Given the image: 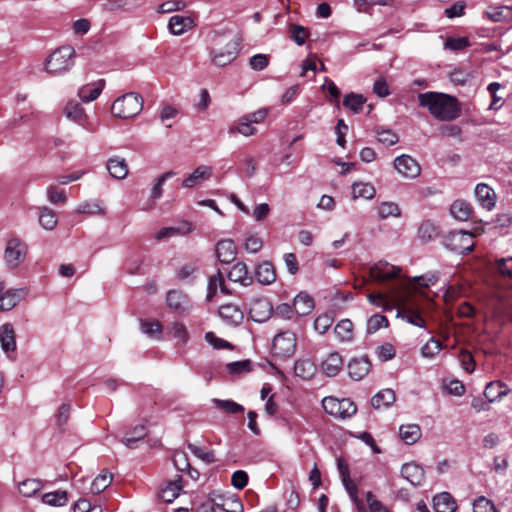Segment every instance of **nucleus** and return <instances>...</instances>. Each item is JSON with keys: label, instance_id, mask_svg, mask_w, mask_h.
Wrapping results in <instances>:
<instances>
[{"label": "nucleus", "instance_id": "nucleus-1", "mask_svg": "<svg viewBox=\"0 0 512 512\" xmlns=\"http://www.w3.org/2000/svg\"><path fill=\"white\" fill-rule=\"evenodd\" d=\"M421 107L427 108L429 113L440 121H452L460 116L461 108L457 98L439 92H425L418 95Z\"/></svg>", "mask_w": 512, "mask_h": 512}, {"label": "nucleus", "instance_id": "nucleus-2", "mask_svg": "<svg viewBox=\"0 0 512 512\" xmlns=\"http://www.w3.org/2000/svg\"><path fill=\"white\" fill-rule=\"evenodd\" d=\"M75 50L71 46H62L53 51L45 62V71L52 76L67 73L74 66Z\"/></svg>", "mask_w": 512, "mask_h": 512}, {"label": "nucleus", "instance_id": "nucleus-3", "mask_svg": "<svg viewBox=\"0 0 512 512\" xmlns=\"http://www.w3.org/2000/svg\"><path fill=\"white\" fill-rule=\"evenodd\" d=\"M143 108L141 95L129 92L118 97L111 106V113L118 118L128 119L138 115Z\"/></svg>", "mask_w": 512, "mask_h": 512}, {"label": "nucleus", "instance_id": "nucleus-4", "mask_svg": "<svg viewBox=\"0 0 512 512\" xmlns=\"http://www.w3.org/2000/svg\"><path fill=\"white\" fill-rule=\"evenodd\" d=\"M28 253V245L18 237L10 238L4 250V262L8 269H17L25 260Z\"/></svg>", "mask_w": 512, "mask_h": 512}, {"label": "nucleus", "instance_id": "nucleus-5", "mask_svg": "<svg viewBox=\"0 0 512 512\" xmlns=\"http://www.w3.org/2000/svg\"><path fill=\"white\" fill-rule=\"evenodd\" d=\"M322 407L327 414L337 419L350 418L357 411L356 405L349 398L338 399L332 396L323 398Z\"/></svg>", "mask_w": 512, "mask_h": 512}, {"label": "nucleus", "instance_id": "nucleus-6", "mask_svg": "<svg viewBox=\"0 0 512 512\" xmlns=\"http://www.w3.org/2000/svg\"><path fill=\"white\" fill-rule=\"evenodd\" d=\"M473 234L468 231L460 230L451 232L445 239V245L451 251L458 254H468L473 250Z\"/></svg>", "mask_w": 512, "mask_h": 512}, {"label": "nucleus", "instance_id": "nucleus-7", "mask_svg": "<svg viewBox=\"0 0 512 512\" xmlns=\"http://www.w3.org/2000/svg\"><path fill=\"white\" fill-rule=\"evenodd\" d=\"M272 349L278 357H291L296 350V335L291 331L278 333L273 339Z\"/></svg>", "mask_w": 512, "mask_h": 512}, {"label": "nucleus", "instance_id": "nucleus-8", "mask_svg": "<svg viewBox=\"0 0 512 512\" xmlns=\"http://www.w3.org/2000/svg\"><path fill=\"white\" fill-rule=\"evenodd\" d=\"M273 312L272 305L266 297L254 298L249 305V316L254 322L267 321Z\"/></svg>", "mask_w": 512, "mask_h": 512}, {"label": "nucleus", "instance_id": "nucleus-9", "mask_svg": "<svg viewBox=\"0 0 512 512\" xmlns=\"http://www.w3.org/2000/svg\"><path fill=\"white\" fill-rule=\"evenodd\" d=\"M25 295V288L6 289L4 283L0 282V312L13 309Z\"/></svg>", "mask_w": 512, "mask_h": 512}, {"label": "nucleus", "instance_id": "nucleus-10", "mask_svg": "<svg viewBox=\"0 0 512 512\" xmlns=\"http://www.w3.org/2000/svg\"><path fill=\"white\" fill-rule=\"evenodd\" d=\"M394 167L405 178L415 179L421 173L419 163L409 155H401L395 158Z\"/></svg>", "mask_w": 512, "mask_h": 512}, {"label": "nucleus", "instance_id": "nucleus-11", "mask_svg": "<svg viewBox=\"0 0 512 512\" xmlns=\"http://www.w3.org/2000/svg\"><path fill=\"white\" fill-rule=\"evenodd\" d=\"M166 303L168 308L178 315L187 314L192 308L191 301L180 290H170L166 296Z\"/></svg>", "mask_w": 512, "mask_h": 512}, {"label": "nucleus", "instance_id": "nucleus-12", "mask_svg": "<svg viewBox=\"0 0 512 512\" xmlns=\"http://www.w3.org/2000/svg\"><path fill=\"white\" fill-rule=\"evenodd\" d=\"M400 271L399 267L384 261H379L370 268V276L376 281H386L397 277Z\"/></svg>", "mask_w": 512, "mask_h": 512}, {"label": "nucleus", "instance_id": "nucleus-13", "mask_svg": "<svg viewBox=\"0 0 512 512\" xmlns=\"http://www.w3.org/2000/svg\"><path fill=\"white\" fill-rule=\"evenodd\" d=\"M371 363L367 356L353 358L348 363V374L355 381L362 380L370 371Z\"/></svg>", "mask_w": 512, "mask_h": 512}, {"label": "nucleus", "instance_id": "nucleus-14", "mask_svg": "<svg viewBox=\"0 0 512 512\" xmlns=\"http://www.w3.org/2000/svg\"><path fill=\"white\" fill-rule=\"evenodd\" d=\"M218 314L220 318L228 325H239L244 319L243 311L234 304H224L219 307Z\"/></svg>", "mask_w": 512, "mask_h": 512}, {"label": "nucleus", "instance_id": "nucleus-15", "mask_svg": "<svg viewBox=\"0 0 512 512\" xmlns=\"http://www.w3.org/2000/svg\"><path fill=\"white\" fill-rule=\"evenodd\" d=\"M194 26V20L189 16L174 15L168 22V29L175 36H180L186 33Z\"/></svg>", "mask_w": 512, "mask_h": 512}, {"label": "nucleus", "instance_id": "nucleus-16", "mask_svg": "<svg viewBox=\"0 0 512 512\" xmlns=\"http://www.w3.org/2000/svg\"><path fill=\"white\" fill-rule=\"evenodd\" d=\"M475 196L479 204L487 209L491 210L496 203V195L492 188L487 184L479 183L475 187Z\"/></svg>", "mask_w": 512, "mask_h": 512}, {"label": "nucleus", "instance_id": "nucleus-17", "mask_svg": "<svg viewBox=\"0 0 512 512\" xmlns=\"http://www.w3.org/2000/svg\"><path fill=\"white\" fill-rule=\"evenodd\" d=\"M212 175V168L210 166H198L187 178L182 181L184 188H193L205 180H208Z\"/></svg>", "mask_w": 512, "mask_h": 512}, {"label": "nucleus", "instance_id": "nucleus-18", "mask_svg": "<svg viewBox=\"0 0 512 512\" xmlns=\"http://www.w3.org/2000/svg\"><path fill=\"white\" fill-rule=\"evenodd\" d=\"M401 475L414 486H420L424 481L423 468L413 462L402 466Z\"/></svg>", "mask_w": 512, "mask_h": 512}, {"label": "nucleus", "instance_id": "nucleus-19", "mask_svg": "<svg viewBox=\"0 0 512 512\" xmlns=\"http://www.w3.org/2000/svg\"><path fill=\"white\" fill-rule=\"evenodd\" d=\"M183 488L182 477L168 481L159 491V497L166 503H172L180 494Z\"/></svg>", "mask_w": 512, "mask_h": 512}, {"label": "nucleus", "instance_id": "nucleus-20", "mask_svg": "<svg viewBox=\"0 0 512 512\" xmlns=\"http://www.w3.org/2000/svg\"><path fill=\"white\" fill-rule=\"evenodd\" d=\"M104 87H105V80L99 79L94 84L83 85L78 90V96L81 99V101L85 102V103L94 101L99 97V95L101 94Z\"/></svg>", "mask_w": 512, "mask_h": 512}, {"label": "nucleus", "instance_id": "nucleus-21", "mask_svg": "<svg viewBox=\"0 0 512 512\" xmlns=\"http://www.w3.org/2000/svg\"><path fill=\"white\" fill-rule=\"evenodd\" d=\"M238 54L236 44L228 45L223 50L212 51V62L219 67H223L236 59Z\"/></svg>", "mask_w": 512, "mask_h": 512}, {"label": "nucleus", "instance_id": "nucleus-22", "mask_svg": "<svg viewBox=\"0 0 512 512\" xmlns=\"http://www.w3.org/2000/svg\"><path fill=\"white\" fill-rule=\"evenodd\" d=\"M433 508L435 512H455L457 503L448 492H441L433 497Z\"/></svg>", "mask_w": 512, "mask_h": 512}, {"label": "nucleus", "instance_id": "nucleus-23", "mask_svg": "<svg viewBox=\"0 0 512 512\" xmlns=\"http://www.w3.org/2000/svg\"><path fill=\"white\" fill-rule=\"evenodd\" d=\"M216 256L224 264H228L235 259L236 247L232 240H221L216 246Z\"/></svg>", "mask_w": 512, "mask_h": 512}, {"label": "nucleus", "instance_id": "nucleus-24", "mask_svg": "<svg viewBox=\"0 0 512 512\" xmlns=\"http://www.w3.org/2000/svg\"><path fill=\"white\" fill-rule=\"evenodd\" d=\"M228 279L243 286L252 284L253 279L248 273L246 264L238 262L234 264L228 273Z\"/></svg>", "mask_w": 512, "mask_h": 512}, {"label": "nucleus", "instance_id": "nucleus-25", "mask_svg": "<svg viewBox=\"0 0 512 512\" xmlns=\"http://www.w3.org/2000/svg\"><path fill=\"white\" fill-rule=\"evenodd\" d=\"M0 343L5 353L14 352L16 349L15 332L10 323L0 327Z\"/></svg>", "mask_w": 512, "mask_h": 512}, {"label": "nucleus", "instance_id": "nucleus-26", "mask_svg": "<svg viewBox=\"0 0 512 512\" xmlns=\"http://www.w3.org/2000/svg\"><path fill=\"white\" fill-rule=\"evenodd\" d=\"M508 394L509 389L507 388V385L501 381L489 382L484 390V395L490 403L495 402Z\"/></svg>", "mask_w": 512, "mask_h": 512}, {"label": "nucleus", "instance_id": "nucleus-27", "mask_svg": "<svg viewBox=\"0 0 512 512\" xmlns=\"http://www.w3.org/2000/svg\"><path fill=\"white\" fill-rule=\"evenodd\" d=\"M343 360L339 353L333 352L322 362L321 368L328 377L336 376L342 368Z\"/></svg>", "mask_w": 512, "mask_h": 512}, {"label": "nucleus", "instance_id": "nucleus-28", "mask_svg": "<svg viewBox=\"0 0 512 512\" xmlns=\"http://www.w3.org/2000/svg\"><path fill=\"white\" fill-rule=\"evenodd\" d=\"M255 277L263 285H269L276 280V272L272 263L264 261L257 266Z\"/></svg>", "mask_w": 512, "mask_h": 512}, {"label": "nucleus", "instance_id": "nucleus-29", "mask_svg": "<svg viewBox=\"0 0 512 512\" xmlns=\"http://www.w3.org/2000/svg\"><path fill=\"white\" fill-rule=\"evenodd\" d=\"M395 400V392L392 389H383L372 397L371 405L375 409L388 408Z\"/></svg>", "mask_w": 512, "mask_h": 512}, {"label": "nucleus", "instance_id": "nucleus-30", "mask_svg": "<svg viewBox=\"0 0 512 512\" xmlns=\"http://www.w3.org/2000/svg\"><path fill=\"white\" fill-rule=\"evenodd\" d=\"M220 290L223 294H230V291L226 287L224 283V277L222 273L218 270L216 274L209 277L208 286H207V299L211 300L215 294L217 293V290Z\"/></svg>", "mask_w": 512, "mask_h": 512}, {"label": "nucleus", "instance_id": "nucleus-31", "mask_svg": "<svg viewBox=\"0 0 512 512\" xmlns=\"http://www.w3.org/2000/svg\"><path fill=\"white\" fill-rule=\"evenodd\" d=\"M293 308L298 315L304 316L313 310L314 301L308 294L301 292L294 298Z\"/></svg>", "mask_w": 512, "mask_h": 512}, {"label": "nucleus", "instance_id": "nucleus-32", "mask_svg": "<svg viewBox=\"0 0 512 512\" xmlns=\"http://www.w3.org/2000/svg\"><path fill=\"white\" fill-rule=\"evenodd\" d=\"M294 373L303 380H309L315 375L316 366L310 359H299L295 362Z\"/></svg>", "mask_w": 512, "mask_h": 512}, {"label": "nucleus", "instance_id": "nucleus-33", "mask_svg": "<svg viewBox=\"0 0 512 512\" xmlns=\"http://www.w3.org/2000/svg\"><path fill=\"white\" fill-rule=\"evenodd\" d=\"M107 170L109 174L115 179H124L128 174V168L125 159L123 158H110L107 162Z\"/></svg>", "mask_w": 512, "mask_h": 512}, {"label": "nucleus", "instance_id": "nucleus-34", "mask_svg": "<svg viewBox=\"0 0 512 512\" xmlns=\"http://www.w3.org/2000/svg\"><path fill=\"white\" fill-rule=\"evenodd\" d=\"M192 231V225L188 222L177 227H164L155 234V239L160 241L176 235H186Z\"/></svg>", "mask_w": 512, "mask_h": 512}, {"label": "nucleus", "instance_id": "nucleus-35", "mask_svg": "<svg viewBox=\"0 0 512 512\" xmlns=\"http://www.w3.org/2000/svg\"><path fill=\"white\" fill-rule=\"evenodd\" d=\"M399 436L406 444L412 445L420 439L421 429L417 424L401 425Z\"/></svg>", "mask_w": 512, "mask_h": 512}, {"label": "nucleus", "instance_id": "nucleus-36", "mask_svg": "<svg viewBox=\"0 0 512 512\" xmlns=\"http://www.w3.org/2000/svg\"><path fill=\"white\" fill-rule=\"evenodd\" d=\"M403 318L414 326L424 328L425 320L422 317V308L416 304H410L403 310Z\"/></svg>", "mask_w": 512, "mask_h": 512}, {"label": "nucleus", "instance_id": "nucleus-37", "mask_svg": "<svg viewBox=\"0 0 512 512\" xmlns=\"http://www.w3.org/2000/svg\"><path fill=\"white\" fill-rule=\"evenodd\" d=\"M167 334L178 341V345L184 346L189 340L186 326L181 322H173L167 327Z\"/></svg>", "mask_w": 512, "mask_h": 512}, {"label": "nucleus", "instance_id": "nucleus-38", "mask_svg": "<svg viewBox=\"0 0 512 512\" xmlns=\"http://www.w3.org/2000/svg\"><path fill=\"white\" fill-rule=\"evenodd\" d=\"M353 328L354 326L350 319H343L336 324L334 332L340 341L350 342L354 339Z\"/></svg>", "mask_w": 512, "mask_h": 512}, {"label": "nucleus", "instance_id": "nucleus-39", "mask_svg": "<svg viewBox=\"0 0 512 512\" xmlns=\"http://www.w3.org/2000/svg\"><path fill=\"white\" fill-rule=\"evenodd\" d=\"M451 215L460 221H466L472 213L471 205L464 200H455L450 207Z\"/></svg>", "mask_w": 512, "mask_h": 512}, {"label": "nucleus", "instance_id": "nucleus-40", "mask_svg": "<svg viewBox=\"0 0 512 512\" xmlns=\"http://www.w3.org/2000/svg\"><path fill=\"white\" fill-rule=\"evenodd\" d=\"M257 129L248 121L244 120V116L240 117L232 126L228 129V134L235 135L241 134L245 137L255 135Z\"/></svg>", "mask_w": 512, "mask_h": 512}, {"label": "nucleus", "instance_id": "nucleus-41", "mask_svg": "<svg viewBox=\"0 0 512 512\" xmlns=\"http://www.w3.org/2000/svg\"><path fill=\"white\" fill-rule=\"evenodd\" d=\"M67 118L78 123L83 124L86 121V114L81 105L75 101H69L64 109Z\"/></svg>", "mask_w": 512, "mask_h": 512}, {"label": "nucleus", "instance_id": "nucleus-42", "mask_svg": "<svg viewBox=\"0 0 512 512\" xmlns=\"http://www.w3.org/2000/svg\"><path fill=\"white\" fill-rule=\"evenodd\" d=\"M377 214L381 220H385L389 217L398 218L401 216V209L395 202L384 201L378 205Z\"/></svg>", "mask_w": 512, "mask_h": 512}, {"label": "nucleus", "instance_id": "nucleus-43", "mask_svg": "<svg viewBox=\"0 0 512 512\" xmlns=\"http://www.w3.org/2000/svg\"><path fill=\"white\" fill-rule=\"evenodd\" d=\"M141 331L146 334L148 337L162 340V325L159 321L156 320H141L140 323Z\"/></svg>", "mask_w": 512, "mask_h": 512}, {"label": "nucleus", "instance_id": "nucleus-44", "mask_svg": "<svg viewBox=\"0 0 512 512\" xmlns=\"http://www.w3.org/2000/svg\"><path fill=\"white\" fill-rule=\"evenodd\" d=\"M112 481V475L109 471L103 470L91 483L90 491L93 494L103 492Z\"/></svg>", "mask_w": 512, "mask_h": 512}, {"label": "nucleus", "instance_id": "nucleus-45", "mask_svg": "<svg viewBox=\"0 0 512 512\" xmlns=\"http://www.w3.org/2000/svg\"><path fill=\"white\" fill-rule=\"evenodd\" d=\"M42 489V483L38 479H26L19 483L18 490L24 497H32Z\"/></svg>", "mask_w": 512, "mask_h": 512}, {"label": "nucleus", "instance_id": "nucleus-46", "mask_svg": "<svg viewBox=\"0 0 512 512\" xmlns=\"http://www.w3.org/2000/svg\"><path fill=\"white\" fill-rule=\"evenodd\" d=\"M76 211L78 213H85L89 215H104L106 213V208L102 206L100 201L92 200L79 204Z\"/></svg>", "mask_w": 512, "mask_h": 512}, {"label": "nucleus", "instance_id": "nucleus-47", "mask_svg": "<svg viewBox=\"0 0 512 512\" xmlns=\"http://www.w3.org/2000/svg\"><path fill=\"white\" fill-rule=\"evenodd\" d=\"M375 187L370 183H354L352 185L353 198L372 199L375 197Z\"/></svg>", "mask_w": 512, "mask_h": 512}, {"label": "nucleus", "instance_id": "nucleus-48", "mask_svg": "<svg viewBox=\"0 0 512 512\" xmlns=\"http://www.w3.org/2000/svg\"><path fill=\"white\" fill-rule=\"evenodd\" d=\"M39 223L46 230H53L57 225V217L54 211L47 207L39 209Z\"/></svg>", "mask_w": 512, "mask_h": 512}, {"label": "nucleus", "instance_id": "nucleus-49", "mask_svg": "<svg viewBox=\"0 0 512 512\" xmlns=\"http://www.w3.org/2000/svg\"><path fill=\"white\" fill-rule=\"evenodd\" d=\"M67 500V492L63 490L48 492L42 496V502L50 506H63Z\"/></svg>", "mask_w": 512, "mask_h": 512}, {"label": "nucleus", "instance_id": "nucleus-50", "mask_svg": "<svg viewBox=\"0 0 512 512\" xmlns=\"http://www.w3.org/2000/svg\"><path fill=\"white\" fill-rule=\"evenodd\" d=\"M289 33L291 39L298 46H302L306 42L307 38L310 36L308 28L294 23L289 25Z\"/></svg>", "mask_w": 512, "mask_h": 512}, {"label": "nucleus", "instance_id": "nucleus-51", "mask_svg": "<svg viewBox=\"0 0 512 512\" xmlns=\"http://www.w3.org/2000/svg\"><path fill=\"white\" fill-rule=\"evenodd\" d=\"M102 10L109 13L129 12V0H105L101 5Z\"/></svg>", "mask_w": 512, "mask_h": 512}, {"label": "nucleus", "instance_id": "nucleus-52", "mask_svg": "<svg viewBox=\"0 0 512 512\" xmlns=\"http://www.w3.org/2000/svg\"><path fill=\"white\" fill-rule=\"evenodd\" d=\"M365 101L366 99L362 95L350 93L345 96L343 105L353 113H359L362 110Z\"/></svg>", "mask_w": 512, "mask_h": 512}, {"label": "nucleus", "instance_id": "nucleus-53", "mask_svg": "<svg viewBox=\"0 0 512 512\" xmlns=\"http://www.w3.org/2000/svg\"><path fill=\"white\" fill-rule=\"evenodd\" d=\"M216 408L228 414H236L244 411V407L232 400L213 399Z\"/></svg>", "mask_w": 512, "mask_h": 512}, {"label": "nucleus", "instance_id": "nucleus-54", "mask_svg": "<svg viewBox=\"0 0 512 512\" xmlns=\"http://www.w3.org/2000/svg\"><path fill=\"white\" fill-rule=\"evenodd\" d=\"M438 280L437 275L435 274H429L425 276H419L415 277L413 280L409 281L408 287L410 289H420V288H427L431 285H434Z\"/></svg>", "mask_w": 512, "mask_h": 512}, {"label": "nucleus", "instance_id": "nucleus-55", "mask_svg": "<svg viewBox=\"0 0 512 512\" xmlns=\"http://www.w3.org/2000/svg\"><path fill=\"white\" fill-rule=\"evenodd\" d=\"M389 324L388 319L384 315L374 314L367 321V333L373 334L379 329L387 327Z\"/></svg>", "mask_w": 512, "mask_h": 512}, {"label": "nucleus", "instance_id": "nucleus-56", "mask_svg": "<svg viewBox=\"0 0 512 512\" xmlns=\"http://www.w3.org/2000/svg\"><path fill=\"white\" fill-rule=\"evenodd\" d=\"M188 448L197 458L201 459L207 464L213 463L216 460L214 453L211 450H206L192 443L188 444Z\"/></svg>", "mask_w": 512, "mask_h": 512}, {"label": "nucleus", "instance_id": "nucleus-57", "mask_svg": "<svg viewBox=\"0 0 512 512\" xmlns=\"http://www.w3.org/2000/svg\"><path fill=\"white\" fill-rule=\"evenodd\" d=\"M437 233L436 225L430 220L423 221L418 229V236L422 240H430L435 237Z\"/></svg>", "mask_w": 512, "mask_h": 512}, {"label": "nucleus", "instance_id": "nucleus-58", "mask_svg": "<svg viewBox=\"0 0 512 512\" xmlns=\"http://www.w3.org/2000/svg\"><path fill=\"white\" fill-rule=\"evenodd\" d=\"M342 483H343L346 491L348 492L351 500L355 503L357 508L359 510L363 509L364 505H363L362 500L359 499V497H358L357 485L352 481V479L350 477H348V479H343Z\"/></svg>", "mask_w": 512, "mask_h": 512}, {"label": "nucleus", "instance_id": "nucleus-59", "mask_svg": "<svg viewBox=\"0 0 512 512\" xmlns=\"http://www.w3.org/2000/svg\"><path fill=\"white\" fill-rule=\"evenodd\" d=\"M146 435V428L144 425H138L136 426L133 431L131 432L130 435H127L124 439H123V443L125 444V446L129 447V448H133L134 447V444L143 439Z\"/></svg>", "mask_w": 512, "mask_h": 512}, {"label": "nucleus", "instance_id": "nucleus-60", "mask_svg": "<svg viewBox=\"0 0 512 512\" xmlns=\"http://www.w3.org/2000/svg\"><path fill=\"white\" fill-rule=\"evenodd\" d=\"M470 46V42L467 37H449L445 41L444 48L451 51H460Z\"/></svg>", "mask_w": 512, "mask_h": 512}, {"label": "nucleus", "instance_id": "nucleus-61", "mask_svg": "<svg viewBox=\"0 0 512 512\" xmlns=\"http://www.w3.org/2000/svg\"><path fill=\"white\" fill-rule=\"evenodd\" d=\"M377 140L385 146H392L399 140L398 135L390 129L377 130Z\"/></svg>", "mask_w": 512, "mask_h": 512}, {"label": "nucleus", "instance_id": "nucleus-62", "mask_svg": "<svg viewBox=\"0 0 512 512\" xmlns=\"http://www.w3.org/2000/svg\"><path fill=\"white\" fill-rule=\"evenodd\" d=\"M442 349V343L435 338L430 340L421 348V354L426 358H432L440 352Z\"/></svg>", "mask_w": 512, "mask_h": 512}, {"label": "nucleus", "instance_id": "nucleus-63", "mask_svg": "<svg viewBox=\"0 0 512 512\" xmlns=\"http://www.w3.org/2000/svg\"><path fill=\"white\" fill-rule=\"evenodd\" d=\"M333 323V317L331 314L325 313L318 316L314 321V329L319 334H324L328 331Z\"/></svg>", "mask_w": 512, "mask_h": 512}, {"label": "nucleus", "instance_id": "nucleus-64", "mask_svg": "<svg viewBox=\"0 0 512 512\" xmlns=\"http://www.w3.org/2000/svg\"><path fill=\"white\" fill-rule=\"evenodd\" d=\"M473 512H497V510L492 501L481 496L474 501Z\"/></svg>", "mask_w": 512, "mask_h": 512}]
</instances>
